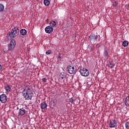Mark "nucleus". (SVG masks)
<instances>
[{
    "mask_svg": "<svg viewBox=\"0 0 129 129\" xmlns=\"http://www.w3.org/2000/svg\"><path fill=\"white\" fill-rule=\"evenodd\" d=\"M22 94L26 100H32L34 94L32 86H28L24 87L23 89Z\"/></svg>",
    "mask_w": 129,
    "mask_h": 129,
    "instance_id": "1",
    "label": "nucleus"
},
{
    "mask_svg": "<svg viewBox=\"0 0 129 129\" xmlns=\"http://www.w3.org/2000/svg\"><path fill=\"white\" fill-rule=\"evenodd\" d=\"M20 33V31H19V28L18 27H14L12 28L11 30V32H10L7 35L8 37H10V38H14L15 36L17 35V34H19Z\"/></svg>",
    "mask_w": 129,
    "mask_h": 129,
    "instance_id": "2",
    "label": "nucleus"
},
{
    "mask_svg": "<svg viewBox=\"0 0 129 129\" xmlns=\"http://www.w3.org/2000/svg\"><path fill=\"white\" fill-rule=\"evenodd\" d=\"M67 70L70 74H75L77 72V68L74 66H68Z\"/></svg>",
    "mask_w": 129,
    "mask_h": 129,
    "instance_id": "3",
    "label": "nucleus"
},
{
    "mask_svg": "<svg viewBox=\"0 0 129 129\" xmlns=\"http://www.w3.org/2000/svg\"><path fill=\"white\" fill-rule=\"evenodd\" d=\"M98 35L91 34L89 37V41L91 42V44H96V41L98 40Z\"/></svg>",
    "mask_w": 129,
    "mask_h": 129,
    "instance_id": "4",
    "label": "nucleus"
},
{
    "mask_svg": "<svg viewBox=\"0 0 129 129\" xmlns=\"http://www.w3.org/2000/svg\"><path fill=\"white\" fill-rule=\"evenodd\" d=\"M15 47H16V40L15 39H12L10 43L8 45V49L10 51H13L15 49Z\"/></svg>",
    "mask_w": 129,
    "mask_h": 129,
    "instance_id": "5",
    "label": "nucleus"
},
{
    "mask_svg": "<svg viewBox=\"0 0 129 129\" xmlns=\"http://www.w3.org/2000/svg\"><path fill=\"white\" fill-rule=\"evenodd\" d=\"M80 73H81V75L82 76H84L85 77H86V76H88L89 75V71L88 70L83 68L80 70Z\"/></svg>",
    "mask_w": 129,
    "mask_h": 129,
    "instance_id": "6",
    "label": "nucleus"
},
{
    "mask_svg": "<svg viewBox=\"0 0 129 129\" xmlns=\"http://www.w3.org/2000/svg\"><path fill=\"white\" fill-rule=\"evenodd\" d=\"M8 100V97L6 94H3L0 95V101L2 103H6Z\"/></svg>",
    "mask_w": 129,
    "mask_h": 129,
    "instance_id": "7",
    "label": "nucleus"
},
{
    "mask_svg": "<svg viewBox=\"0 0 129 129\" xmlns=\"http://www.w3.org/2000/svg\"><path fill=\"white\" fill-rule=\"evenodd\" d=\"M65 78H66V76L64 72H61L58 76V79L59 80H63V83H65Z\"/></svg>",
    "mask_w": 129,
    "mask_h": 129,
    "instance_id": "8",
    "label": "nucleus"
},
{
    "mask_svg": "<svg viewBox=\"0 0 129 129\" xmlns=\"http://www.w3.org/2000/svg\"><path fill=\"white\" fill-rule=\"evenodd\" d=\"M116 121L115 120H110L109 123V127H115V126H116Z\"/></svg>",
    "mask_w": 129,
    "mask_h": 129,
    "instance_id": "9",
    "label": "nucleus"
},
{
    "mask_svg": "<svg viewBox=\"0 0 129 129\" xmlns=\"http://www.w3.org/2000/svg\"><path fill=\"white\" fill-rule=\"evenodd\" d=\"M53 30L54 29H53V27L50 26H47L45 28V33H46L47 34H51V33L53 32Z\"/></svg>",
    "mask_w": 129,
    "mask_h": 129,
    "instance_id": "10",
    "label": "nucleus"
},
{
    "mask_svg": "<svg viewBox=\"0 0 129 129\" xmlns=\"http://www.w3.org/2000/svg\"><path fill=\"white\" fill-rule=\"evenodd\" d=\"M48 107V105H47V103L46 102H42L40 104V108L42 109V110L44 109H47V107Z\"/></svg>",
    "mask_w": 129,
    "mask_h": 129,
    "instance_id": "11",
    "label": "nucleus"
},
{
    "mask_svg": "<svg viewBox=\"0 0 129 129\" xmlns=\"http://www.w3.org/2000/svg\"><path fill=\"white\" fill-rule=\"evenodd\" d=\"M25 113H26V110L24 108L19 109L18 112L19 115L23 116L25 115Z\"/></svg>",
    "mask_w": 129,
    "mask_h": 129,
    "instance_id": "12",
    "label": "nucleus"
},
{
    "mask_svg": "<svg viewBox=\"0 0 129 129\" xmlns=\"http://www.w3.org/2000/svg\"><path fill=\"white\" fill-rule=\"evenodd\" d=\"M5 90H6V91H7V92H10L11 91V90H12L11 86L9 85L5 86Z\"/></svg>",
    "mask_w": 129,
    "mask_h": 129,
    "instance_id": "13",
    "label": "nucleus"
},
{
    "mask_svg": "<svg viewBox=\"0 0 129 129\" xmlns=\"http://www.w3.org/2000/svg\"><path fill=\"white\" fill-rule=\"evenodd\" d=\"M20 34L22 36H26L27 35V30L25 29H22L20 31Z\"/></svg>",
    "mask_w": 129,
    "mask_h": 129,
    "instance_id": "14",
    "label": "nucleus"
},
{
    "mask_svg": "<svg viewBox=\"0 0 129 129\" xmlns=\"http://www.w3.org/2000/svg\"><path fill=\"white\" fill-rule=\"evenodd\" d=\"M115 66V64H114V63H113L112 61H109L108 63V67H110V68H113Z\"/></svg>",
    "mask_w": 129,
    "mask_h": 129,
    "instance_id": "15",
    "label": "nucleus"
},
{
    "mask_svg": "<svg viewBox=\"0 0 129 129\" xmlns=\"http://www.w3.org/2000/svg\"><path fill=\"white\" fill-rule=\"evenodd\" d=\"M125 104L129 107V96H127L125 100Z\"/></svg>",
    "mask_w": 129,
    "mask_h": 129,
    "instance_id": "16",
    "label": "nucleus"
},
{
    "mask_svg": "<svg viewBox=\"0 0 129 129\" xmlns=\"http://www.w3.org/2000/svg\"><path fill=\"white\" fill-rule=\"evenodd\" d=\"M56 26V22L55 21H51L50 22V26L52 28H54Z\"/></svg>",
    "mask_w": 129,
    "mask_h": 129,
    "instance_id": "17",
    "label": "nucleus"
},
{
    "mask_svg": "<svg viewBox=\"0 0 129 129\" xmlns=\"http://www.w3.org/2000/svg\"><path fill=\"white\" fill-rule=\"evenodd\" d=\"M104 56L105 58H107V59L108 58V52L107 49H105L104 51Z\"/></svg>",
    "mask_w": 129,
    "mask_h": 129,
    "instance_id": "18",
    "label": "nucleus"
},
{
    "mask_svg": "<svg viewBox=\"0 0 129 129\" xmlns=\"http://www.w3.org/2000/svg\"><path fill=\"white\" fill-rule=\"evenodd\" d=\"M43 4L44 5V6H49V5H50V1L49 0H44L43 2Z\"/></svg>",
    "mask_w": 129,
    "mask_h": 129,
    "instance_id": "19",
    "label": "nucleus"
},
{
    "mask_svg": "<svg viewBox=\"0 0 129 129\" xmlns=\"http://www.w3.org/2000/svg\"><path fill=\"white\" fill-rule=\"evenodd\" d=\"M122 45L123 47H127L128 45V41L125 40L122 42Z\"/></svg>",
    "mask_w": 129,
    "mask_h": 129,
    "instance_id": "20",
    "label": "nucleus"
},
{
    "mask_svg": "<svg viewBox=\"0 0 129 129\" xmlns=\"http://www.w3.org/2000/svg\"><path fill=\"white\" fill-rule=\"evenodd\" d=\"M4 10H5V6L1 4H0V12H3V11H4Z\"/></svg>",
    "mask_w": 129,
    "mask_h": 129,
    "instance_id": "21",
    "label": "nucleus"
},
{
    "mask_svg": "<svg viewBox=\"0 0 129 129\" xmlns=\"http://www.w3.org/2000/svg\"><path fill=\"white\" fill-rule=\"evenodd\" d=\"M125 127L126 129H129V121H127L125 122Z\"/></svg>",
    "mask_w": 129,
    "mask_h": 129,
    "instance_id": "22",
    "label": "nucleus"
},
{
    "mask_svg": "<svg viewBox=\"0 0 129 129\" xmlns=\"http://www.w3.org/2000/svg\"><path fill=\"white\" fill-rule=\"evenodd\" d=\"M70 102H71V103H74V101H76V99H74L73 98H71L69 99Z\"/></svg>",
    "mask_w": 129,
    "mask_h": 129,
    "instance_id": "23",
    "label": "nucleus"
},
{
    "mask_svg": "<svg viewBox=\"0 0 129 129\" xmlns=\"http://www.w3.org/2000/svg\"><path fill=\"white\" fill-rule=\"evenodd\" d=\"M50 53H52V50H51L50 49H49L48 50L46 51L45 54L46 55H50Z\"/></svg>",
    "mask_w": 129,
    "mask_h": 129,
    "instance_id": "24",
    "label": "nucleus"
},
{
    "mask_svg": "<svg viewBox=\"0 0 129 129\" xmlns=\"http://www.w3.org/2000/svg\"><path fill=\"white\" fill-rule=\"evenodd\" d=\"M42 81L43 83H46V82H47V79L46 78H43L42 79Z\"/></svg>",
    "mask_w": 129,
    "mask_h": 129,
    "instance_id": "25",
    "label": "nucleus"
},
{
    "mask_svg": "<svg viewBox=\"0 0 129 129\" xmlns=\"http://www.w3.org/2000/svg\"><path fill=\"white\" fill-rule=\"evenodd\" d=\"M126 10L127 11H129V3L127 5Z\"/></svg>",
    "mask_w": 129,
    "mask_h": 129,
    "instance_id": "26",
    "label": "nucleus"
},
{
    "mask_svg": "<svg viewBox=\"0 0 129 129\" xmlns=\"http://www.w3.org/2000/svg\"><path fill=\"white\" fill-rule=\"evenodd\" d=\"M116 5H117V3L116 2H114V4H113L114 7L116 6Z\"/></svg>",
    "mask_w": 129,
    "mask_h": 129,
    "instance_id": "27",
    "label": "nucleus"
},
{
    "mask_svg": "<svg viewBox=\"0 0 129 129\" xmlns=\"http://www.w3.org/2000/svg\"><path fill=\"white\" fill-rule=\"evenodd\" d=\"M60 58H61V55H58V59H60Z\"/></svg>",
    "mask_w": 129,
    "mask_h": 129,
    "instance_id": "28",
    "label": "nucleus"
},
{
    "mask_svg": "<svg viewBox=\"0 0 129 129\" xmlns=\"http://www.w3.org/2000/svg\"><path fill=\"white\" fill-rule=\"evenodd\" d=\"M2 70V65L0 64V71Z\"/></svg>",
    "mask_w": 129,
    "mask_h": 129,
    "instance_id": "29",
    "label": "nucleus"
},
{
    "mask_svg": "<svg viewBox=\"0 0 129 129\" xmlns=\"http://www.w3.org/2000/svg\"><path fill=\"white\" fill-rule=\"evenodd\" d=\"M97 47H99V45L98 44H97Z\"/></svg>",
    "mask_w": 129,
    "mask_h": 129,
    "instance_id": "30",
    "label": "nucleus"
},
{
    "mask_svg": "<svg viewBox=\"0 0 129 129\" xmlns=\"http://www.w3.org/2000/svg\"><path fill=\"white\" fill-rule=\"evenodd\" d=\"M53 103H55V101H52Z\"/></svg>",
    "mask_w": 129,
    "mask_h": 129,
    "instance_id": "31",
    "label": "nucleus"
},
{
    "mask_svg": "<svg viewBox=\"0 0 129 129\" xmlns=\"http://www.w3.org/2000/svg\"><path fill=\"white\" fill-rule=\"evenodd\" d=\"M17 109H19V107L17 108Z\"/></svg>",
    "mask_w": 129,
    "mask_h": 129,
    "instance_id": "32",
    "label": "nucleus"
}]
</instances>
